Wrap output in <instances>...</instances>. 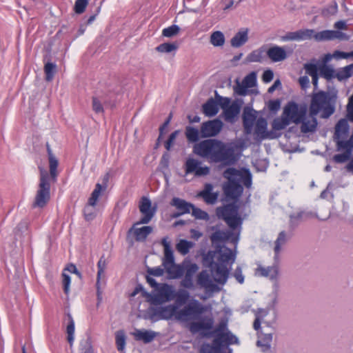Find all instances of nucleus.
I'll list each match as a JSON object with an SVG mask.
<instances>
[{"instance_id": "obj_1", "label": "nucleus", "mask_w": 353, "mask_h": 353, "mask_svg": "<svg viewBox=\"0 0 353 353\" xmlns=\"http://www.w3.org/2000/svg\"><path fill=\"white\" fill-rule=\"evenodd\" d=\"M161 245L164 250L162 265L169 278L172 279H179L185 274V276L181 282V285L188 289L193 288V276L199 270L198 265L195 263L176 265L174 263L173 251L168 237H164L161 240Z\"/></svg>"}, {"instance_id": "obj_2", "label": "nucleus", "mask_w": 353, "mask_h": 353, "mask_svg": "<svg viewBox=\"0 0 353 353\" xmlns=\"http://www.w3.org/2000/svg\"><path fill=\"white\" fill-rule=\"evenodd\" d=\"M223 176L228 180L223 185V190L228 199H237L243 193V185L248 188L252 185V176L248 170L230 168L224 171Z\"/></svg>"}, {"instance_id": "obj_3", "label": "nucleus", "mask_w": 353, "mask_h": 353, "mask_svg": "<svg viewBox=\"0 0 353 353\" xmlns=\"http://www.w3.org/2000/svg\"><path fill=\"white\" fill-rule=\"evenodd\" d=\"M212 261L208 267L214 281L221 285H224L228 279L232 265L234 263L236 254L232 250L223 248L214 252L211 256Z\"/></svg>"}, {"instance_id": "obj_4", "label": "nucleus", "mask_w": 353, "mask_h": 353, "mask_svg": "<svg viewBox=\"0 0 353 353\" xmlns=\"http://www.w3.org/2000/svg\"><path fill=\"white\" fill-rule=\"evenodd\" d=\"M310 111L312 114H320L322 118H328L334 112V99L329 93L319 92L312 99Z\"/></svg>"}, {"instance_id": "obj_5", "label": "nucleus", "mask_w": 353, "mask_h": 353, "mask_svg": "<svg viewBox=\"0 0 353 353\" xmlns=\"http://www.w3.org/2000/svg\"><path fill=\"white\" fill-rule=\"evenodd\" d=\"M212 336H215L212 343L214 345L238 343L237 337L228 330L226 321L220 322L213 331L211 330L203 333V337L210 338Z\"/></svg>"}, {"instance_id": "obj_6", "label": "nucleus", "mask_w": 353, "mask_h": 353, "mask_svg": "<svg viewBox=\"0 0 353 353\" xmlns=\"http://www.w3.org/2000/svg\"><path fill=\"white\" fill-rule=\"evenodd\" d=\"M50 199V181L48 172L40 169V179L34 201L32 203L34 208H43Z\"/></svg>"}, {"instance_id": "obj_7", "label": "nucleus", "mask_w": 353, "mask_h": 353, "mask_svg": "<svg viewBox=\"0 0 353 353\" xmlns=\"http://www.w3.org/2000/svg\"><path fill=\"white\" fill-rule=\"evenodd\" d=\"M207 307L199 301L194 299L185 305L183 307H178L176 320L179 322H188L196 319L199 316L204 313Z\"/></svg>"}, {"instance_id": "obj_8", "label": "nucleus", "mask_w": 353, "mask_h": 353, "mask_svg": "<svg viewBox=\"0 0 353 353\" xmlns=\"http://www.w3.org/2000/svg\"><path fill=\"white\" fill-rule=\"evenodd\" d=\"M174 288L167 283H160L149 296V301L153 305H159L174 300Z\"/></svg>"}, {"instance_id": "obj_9", "label": "nucleus", "mask_w": 353, "mask_h": 353, "mask_svg": "<svg viewBox=\"0 0 353 353\" xmlns=\"http://www.w3.org/2000/svg\"><path fill=\"white\" fill-rule=\"evenodd\" d=\"M216 99L219 100V106L223 110L224 119L228 122L233 123L240 112L242 101L236 100L231 102L230 99L221 96H216Z\"/></svg>"}, {"instance_id": "obj_10", "label": "nucleus", "mask_w": 353, "mask_h": 353, "mask_svg": "<svg viewBox=\"0 0 353 353\" xmlns=\"http://www.w3.org/2000/svg\"><path fill=\"white\" fill-rule=\"evenodd\" d=\"M177 312L178 305L176 304H170L159 307L151 306L148 310V315L149 319L152 321H157L161 319L169 320L172 318L176 320Z\"/></svg>"}, {"instance_id": "obj_11", "label": "nucleus", "mask_w": 353, "mask_h": 353, "mask_svg": "<svg viewBox=\"0 0 353 353\" xmlns=\"http://www.w3.org/2000/svg\"><path fill=\"white\" fill-rule=\"evenodd\" d=\"M216 213L218 216L223 219L232 230L241 226L242 223V219L238 214V208L234 205L230 204L219 208Z\"/></svg>"}, {"instance_id": "obj_12", "label": "nucleus", "mask_w": 353, "mask_h": 353, "mask_svg": "<svg viewBox=\"0 0 353 353\" xmlns=\"http://www.w3.org/2000/svg\"><path fill=\"white\" fill-rule=\"evenodd\" d=\"M217 148L213 155L214 163H222L225 165L233 163L235 161L234 148L230 143H225L218 140Z\"/></svg>"}, {"instance_id": "obj_13", "label": "nucleus", "mask_w": 353, "mask_h": 353, "mask_svg": "<svg viewBox=\"0 0 353 353\" xmlns=\"http://www.w3.org/2000/svg\"><path fill=\"white\" fill-rule=\"evenodd\" d=\"M217 148L213 155L214 163H222L225 165L233 163L235 161L234 148L230 143H225L218 140Z\"/></svg>"}, {"instance_id": "obj_14", "label": "nucleus", "mask_w": 353, "mask_h": 353, "mask_svg": "<svg viewBox=\"0 0 353 353\" xmlns=\"http://www.w3.org/2000/svg\"><path fill=\"white\" fill-rule=\"evenodd\" d=\"M218 140L207 139L196 143L194 146V152L203 158H207L212 162L213 155H214L217 147Z\"/></svg>"}, {"instance_id": "obj_15", "label": "nucleus", "mask_w": 353, "mask_h": 353, "mask_svg": "<svg viewBox=\"0 0 353 353\" xmlns=\"http://www.w3.org/2000/svg\"><path fill=\"white\" fill-rule=\"evenodd\" d=\"M291 123H299L305 114V110L300 109L294 102H289L285 105L282 113Z\"/></svg>"}, {"instance_id": "obj_16", "label": "nucleus", "mask_w": 353, "mask_h": 353, "mask_svg": "<svg viewBox=\"0 0 353 353\" xmlns=\"http://www.w3.org/2000/svg\"><path fill=\"white\" fill-rule=\"evenodd\" d=\"M185 174H194L196 176H206L210 173V168L202 166L201 163L193 158H188L184 165Z\"/></svg>"}, {"instance_id": "obj_17", "label": "nucleus", "mask_w": 353, "mask_h": 353, "mask_svg": "<svg viewBox=\"0 0 353 353\" xmlns=\"http://www.w3.org/2000/svg\"><path fill=\"white\" fill-rule=\"evenodd\" d=\"M139 208L143 216L139 220V223H148L156 213V207L152 206V202L148 197H142L139 205Z\"/></svg>"}, {"instance_id": "obj_18", "label": "nucleus", "mask_w": 353, "mask_h": 353, "mask_svg": "<svg viewBox=\"0 0 353 353\" xmlns=\"http://www.w3.org/2000/svg\"><path fill=\"white\" fill-rule=\"evenodd\" d=\"M239 230L237 232L219 230L212 234L211 240L214 243L230 241L236 245L239 239Z\"/></svg>"}, {"instance_id": "obj_19", "label": "nucleus", "mask_w": 353, "mask_h": 353, "mask_svg": "<svg viewBox=\"0 0 353 353\" xmlns=\"http://www.w3.org/2000/svg\"><path fill=\"white\" fill-rule=\"evenodd\" d=\"M223 128V123L214 119L203 123L201 127V133L203 137H214L219 133Z\"/></svg>"}, {"instance_id": "obj_20", "label": "nucleus", "mask_w": 353, "mask_h": 353, "mask_svg": "<svg viewBox=\"0 0 353 353\" xmlns=\"http://www.w3.org/2000/svg\"><path fill=\"white\" fill-rule=\"evenodd\" d=\"M214 325V319L212 317H205L201 321H194L190 324L189 330L192 334L200 332L203 336V333L210 331Z\"/></svg>"}, {"instance_id": "obj_21", "label": "nucleus", "mask_w": 353, "mask_h": 353, "mask_svg": "<svg viewBox=\"0 0 353 353\" xmlns=\"http://www.w3.org/2000/svg\"><path fill=\"white\" fill-rule=\"evenodd\" d=\"M312 29H301L295 32H287L281 37V40L283 41L310 40L312 39Z\"/></svg>"}, {"instance_id": "obj_22", "label": "nucleus", "mask_w": 353, "mask_h": 353, "mask_svg": "<svg viewBox=\"0 0 353 353\" xmlns=\"http://www.w3.org/2000/svg\"><path fill=\"white\" fill-rule=\"evenodd\" d=\"M267 121L262 117L257 119L254 129V134L260 139H272L277 136L273 132L267 130Z\"/></svg>"}, {"instance_id": "obj_23", "label": "nucleus", "mask_w": 353, "mask_h": 353, "mask_svg": "<svg viewBox=\"0 0 353 353\" xmlns=\"http://www.w3.org/2000/svg\"><path fill=\"white\" fill-rule=\"evenodd\" d=\"M97 296L100 301L101 300V289L105 284V269H106V261L103 257H101L97 263Z\"/></svg>"}, {"instance_id": "obj_24", "label": "nucleus", "mask_w": 353, "mask_h": 353, "mask_svg": "<svg viewBox=\"0 0 353 353\" xmlns=\"http://www.w3.org/2000/svg\"><path fill=\"white\" fill-rule=\"evenodd\" d=\"M197 284L205 289L206 292H219L220 288L210 278L206 271H201L197 276Z\"/></svg>"}, {"instance_id": "obj_25", "label": "nucleus", "mask_w": 353, "mask_h": 353, "mask_svg": "<svg viewBox=\"0 0 353 353\" xmlns=\"http://www.w3.org/2000/svg\"><path fill=\"white\" fill-rule=\"evenodd\" d=\"M140 224L139 221L134 223L128 232L134 237L136 241H143L152 232L153 228L151 226L137 227Z\"/></svg>"}, {"instance_id": "obj_26", "label": "nucleus", "mask_w": 353, "mask_h": 353, "mask_svg": "<svg viewBox=\"0 0 353 353\" xmlns=\"http://www.w3.org/2000/svg\"><path fill=\"white\" fill-rule=\"evenodd\" d=\"M256 119V112L252 108H245L243 114V123L245 132L249 134L252 132L253 125Z\"/></svg>"}, {"instance_id": "obj_27", "label": "nucleus", "mask_w": 353, "mask_h": 353, "mask_svg": "<svg viewBox=\"0 0 353 353\" xmlns=\"http://www.w3.org/2000/svg\"><path fill=\"white\" fill-rule=\"evenodd\" d=\"M266 55L272 62H281L288 57L285 48L279 46H274L266 48Z\"/></svg>"}, {"instance_id": "obj_28", "label": "nucleus", "mask_w": 353, "mask_h": 353, "mask_svg": "<svg viewBox=\"0 0 353 353\" xmlns=\"http://www.w3.org/2000/svg\"><path fill=\"white\" fill-rule=\"evenodd\" d=\"M254 274L257 276L267 277L271 280H276L279 276V267L277 265L263 267L259 265L255 270Z\"/></svg>"}, {"instance_id": "obj_29", "label": "nucleus", "mask_w": 353, "mask_h": 353, "mask_svg": "<svg viewBox=\"0 0 353 353\" xmlns=\"http://www.w3.org/2000/svg\"><path fill=\"white\" fill-rule=\"evenodd\" d=\"M131 334L134 339L144 343L152 342L157 336V333L152 330L135 329Z\"/></svg>"}, {"instance_id": "obj_30", "label": "nucleus", "mask_w": 353, "mask_h": 353, "mask_svg": "<svg viewBox=\"0 0 353 353\" xmlns=\"http://www.w3.org/2000/svg\"><path fill=\"white\" fill-rule=\"evenodd\" d=\"M316 114H312L310 111V114H306L303 117L301 121V130L303 133L314 132L317 126V121L315 118Z\"/></svg>"}, {"instance_id": "obj_31", "label": "nucleus", "mask_w": 353, "mask_h": 353, "mask_svg": "<svg viewBox=\"0 0 353 353\" xmlns=\"http://www.w3.org/2000/svg\"><path fill=\"white\" fill-rule=\"evenodd\" d=\"M249 30L247 28H242L234 35L230 40V45L233 48H239L246 43L248 41Z\"/></svg>"}, {"instance_id": "obj_32", "label": "nucleus", "mask_w": 353, "mask_h": 353, "mask_svg": "<svg viewBox=\"0 0 353 353\" xmlns=\"http://www.w3.org/2000/svg\"><path fill=\"white\" fill-rule=\"evenodd\" d=\"M109 179L108 174H106L103 178V185L100 183H97L94 190L92 191L89 199L88 203L91 205H96L98 201L99 196L101 195V193L104 192L108 186V182Z\"/></svg>"}, {"instance_id": "obj_33", "label": "nucleus", "mask_w": 353, "mask_h": 353, "mask_svg": "<svg viewBox=\"0 0 353 353\" xmlns=\"http://www.w3.org/2000/svg\"><path fill=\"white\" fill-rule=\"evenodd\" d=\"M47 150L48 154V160H49V168H50V181H56L57 177L58 175L57 172V167L59 165V162L56 157L52 154V152L49 147L47 145Z\"/></svg>"}, {"instance_id": "obj_34", "label": "nucleus", "mask_w": 353, "mask_h": 353, "mask_svg": "<svg viewBox=\"0 0 353 353\" xmlns=\"http://www.w3.org/2000/svg\"><path fill=\"white\" fill-rule=\"evenodd\" d=\"M349 125L347 120L345 119L339 120L335 127L334 136L335 141L344 139L347 137Z\"/></svg>"}, {"instance_id": "obj_35", "label": "nucleus", "mask_w": 353, "mask_h": 353, "mask_svg": "<svg viewBox=\"0 0 353 353\" xmlns=\"http://www.w3.org/2000/svg\"><path fill=\"white\" fill-rule=\"evenodd\" d=\"M171 205L176 207V208L181 211V213L174 215L173 217H177L181 214L189 213L191 211V208H193V205H192L191 203H189L186 202L185 200L176 197L172 199L171 201Z\"/></svg>"}, {"instance_id": "obj_36", "label": "nucleus", "mask_w": 353, "mask_h": 353, "mask_svg": "<svg viewBox=\"0 0 353 353\" xmlns=\"http://www.w3.org/2000/svg\"><path fill=\"white\" fill-rule=\"evenodd\" d=\"M266 54V46H263L261 48L251 52L245 58L246 63L261 62Z\"/></svg>"}, {"instance_id": "obj_37", "label": "nucleus", "mask_w": 353, "mask_h": 353, "mask_svg": "<svg viewBox=\"0 0 353 353\" xmlns=\"http://www.w3.org/2000/svg\"><path fill=\"white\" fill-rule=\"evenodd\" d=\"M217 101L211 99L203 105V112L208 117H213L219 112V100Z\"/></svg>"}, {"instance_id": "obj_38", "label": "nucleus", "mask_w": 353, "mask_h": 353, "mask_svg": "<svg viewBox=\"0 0 353 353\" xmlns=\"http://www.w3.org/2000/svg\"><path fill=\"white\" fill-rule=\"evenodd\" d=\"M287 241V234L285 232H281L279 234L278 238L275 241L274 250V261L276 263L279 261V254L281 250L282 246L285 245Z\"/></svg>"}, {"instance_id": "obj_39", "label": "nucleus", "mask_w": 353, "mask_h": 353, "mask_svg": "<svg viewBox=\"0 0 353 353\" xmlns=\"http://www.w3.org/2000/svg\"><path fill=\"white\" fill-rule=\"evenodd\" d=\"M268 314V311L265 309H259L255 313V320L254 321L253 327L255 330L259 331L262 323H266L265 317Z\"/></svg>"}, {"instance_id": "obj_40", "label": "nucleus", "mask_w": 353, "mask_h": 353, "mask_svg": "<svg viewBox=\"0 0 353 353\" xmlns=\"http://www.w3.org/2000/svg\"><path fill=\"white\" fill-rule=\"evenodd\" d=\"M210 43L214 47H221L225 44V38L221 31H214L210 35Z\"/></svg>"}, {"instance_id": "obj_41", "label": "nucleus", "mask_w": 353, "mask_h": 353, "mask_svg": "<svg viewBox=\"0 0 353 353\" xmlns=\"http://www.w3.org/2000/svg\"><path fill=\"white\" fill-rule=\"evenodd\" d=\"M353 74V63L340 68L335 74L339 81L347 79Z\"/></svg>"}, {"instance_id": "obj_42", "label": "nucleus", "mask_w": 353, "mask_h": 353, "mask_svg": "<svg viewBox=\"0 0 353 353\" xmlns=\"http://www.w3.org/2000/svg\"><path fill=\"white\" fill-rule=\"evenodd\" d=\"M312 39L316 41L333 40V30H327L316 32L313 30Z\"/></svg>"}, {"instance_id": "obj_43", "label": "nucleus", "mask_w": 353, "mask_h": 353, "mask_svg": "<svg viewBox=\"0 0 353 353\" xmlns=\"http://www.w3.org/2000/svg\"><path fill=\"white\" fill-rule=\"evenodd\" d=\"M272 341V334H262L259 336V339L257 341V345L261 347L263 352H267L270 349V343Z\"/></svg>"}, {"instance_id": "obj_44", "label": "nucleus", "mask_w": 353, "mask_h": 353, "mask_svg": "<svg viewBox=\"0 0 353 353\" xmlns=\"http://www.w3.org/2000/svg\"><path fill=\"white\" fill-rule=\"evenodd\" d=\"M194 245V243L191 241L181 239L176 245V249L182 255H185Z\"/></svg>"}, {"instance_id": "obj_45", "label": "nucleus", "mask_w": 353, "mask_h": 353, "mask_svg": "<svg viewBox=\"0 0 353 353\" xmlns=\"http://www.w3.org/2000/svg\"><path fill=\"white\" fill-rule=\"evenodd\" d=\"M336 145L339 151L345 150L350 152V154H352L353 151V134L347 141H344L343 139L336 141Z\"/></svg>"}, {"instance_id": "obj_46", "label": "nucleus", "mask_w": 353, "mask_h": 353, "mask_svg": "<svg viewBox=\"0 0 353 353\" xmlns=\"http://www.w3.org/2000/svg\"><path fill=\"white\" fill-rule=\"evenodd\" d=\"M67 340L70 346L74 340V321L70 314L68 315V323L66 327Z\"/></svg>"}, {"instance_id": "obj_47", "label": "nucleus", "mask_w": 353, "mask_h": 353, "mask_svg": "<svg viewBox=\"0 0 353 353\" xmlns=\"http://www.w3.org/2000/svg\"><path fill=\"white\" fill-rule=\"evenodd\" d=\"M190 298V293L184 290L179 289L177 291L174 290V299L176 300V304L185 303Z\"/></svg>"}, {"instance_id": "obj_48", "label": "nucleus", "mask_w": 353, "mask_h": 353, "mask_svg": "<svg viewBox=\"0 0 353 353\" xmlns=\"http://www.w3.org/2000/svg\"><path fill=\"white\" fill-rule=\"evenodd\" d=\"M290 123V122L282 114L280 117L274 119L272 125L274 130H281L285 128Z\"/></svg>"}, {"instance_id": "obj_49", "label": "nucleus", "mask_w": 353, "mask_h": 353, "mask_svg": "<svg viewBox=\"0 0 353 353\" xmlns=\"http://www.w3.org/2000/svg\"><path fill=\"white\" fill-rule=\"evenodd\" d=\"M178 46L175 43H163L156 48V50L161 53H170L177 50Z\"/></svg>"}, {"instance_id": "obj_50", "label": "nucleus", "mask_w": 353, "mask_h": 353, "mask_svg": "<svg viewBox=\"0 0 353 353\" xmlns=\"http://www.w3.org/2000/svg\"><path fill=\"white\" fill-rule=\"evenodd\" d=\"M116 344L117 350L122 352L125 345V336L123 331H119L116 333Z\"/></svg>"}, {"instance_id": "obj_51", "label": "nucleus", "mask_w": 353, "mask_h": 353, "mask_svg": "<svg viewBox=\"0 0 353 353\" xmlns=\"http://www.w3.org/2000/svg\"><path fill=\"white\" fill-rule=\"evenodd\" d=\"M56 69V65L52 63H47L44 66V71L46 73V79L48 81H51L53 79Z\"/></svg>"}, {"instance_id": "obj_52", "label": "nucleus", "mask_w": 353, "mask_h": 353, "mask_svg": "<svg viewBox=\"0 0 353 353\" xmlns=\"http://www.w3.org/2000/svg\"><path fill=\"white\" fill-rule=\"evenodd\" d=\"M245 85V87L248 88H253L256 83V74L254 72H252L248 74L242 81Z\"/></svg>"}, {"instance_id": "obj_53", "label": "nucleus", "mask_w": 353, "mask_h": 353, "mask_svg": "<svg viewBox=\"0 0 353 353\" xmlns=\"http://www.w3.org/2000/svg\"><path fill=\"white\" fill-rule=\"evenodd\" d=\"M320 74L326 79H331L335 77V72L333 68L324 65L319 70Z\"/></svg>"}, {"instance_id": "obj_54", "label": "nucleus", "mask_w": 353, "mask_h": 353, "mask_svg": "<svg viewBox=\"0 0 353 353\" xmlns=\"http://www.w3.org/2000/svg\"><path fill=\"white\" fill-rule=\"evenodd\" d=\"M187 139L191 142H196L199 139V131L192 127H187L185 131Z\"/></svg>"}, {"instance_id": "obj_55", "label": "nucleus", "mask_w": 353, "mask_h": 353, "mask_svg": "<svg viewBox=\"0 0 353 353\" xmlns=\"http://www.w3.org/2000/svg\"><path fill=\"white\" fill-rule=\"evenodd\" d=\"M88 0H76L74 10L77 14H82L88 5Z\"/></svg>"}, {"instance_id": "obj_56", "label": "nucleus", "mask_w": 353, "mask_h": 353, "mask_svg": "<svg viewBox=\"0 0 353 353\" xmlns=\"http://www.w3.org/2000/svg\"><path fill=\"white\" fill-rule=\"evenodd\" d=\"M180 31V28L176 25H172L166 28H164L162 31V34L165 37H172L176 35Z\"/></svg>"}, {"instance_id": "obj_57", "label": "nucleus", "mask_w": 353, "mask_h": 353, "mask_svg": "<svg viewBox=\"0 0 353 353\" xmlns=\"http://www.w3.org/2000/svg\"><path fill=\"white\" fill-rule=\"evenodd\" d=\"M315 216L316 214L312 212H300L296 215H291L290 219L292 222H294L295 219L305 220Z\"/></svg>"}, {"instance_id": "obj_58", "label": "nucleus", "mask_w": 353, "mask_h": 353, "mask_svg": "<svg viewBox=\"0 0 353 353\" xmlns=\"http://www.w3.org/2000/svg\"><path fill=\"white\" fill-rule=\"evenodd\" d=\"M338 12V5L336 1H332L327 8L323 10V14L325 17L334 15Z\"/></svg>"}, {"instance_id": "obj_59", "label": "nucleus", "mask_w": 353, "mask_h": 353, "mask_svg": "<svg viewBox=\"0 0 353 353\" xmlns=\"http://www.w3.org/2000/svg\"><path fill=\"white\" fill-rule=\"evenodd\" d=\"M95 205H91L88 202L87 205L84 208V216L85 219L88 221L92 220L94 217L95 216V210H94Z\"/></svg>"}, {"instance_id": "obj_60", "label": "nucleus", "mask_w": 353, "mask_h": 353, "mask_svg": "<svg viewBox=\"0 0 353 353\" xmlns=\"http://www.w3.org/2000/svg\"><path fill=\"white\" fill-rule=\"evenodd\" d=\"M191 211H192V215L196 219H202V220H208L209 218L207 212H205V211H203L199 208H195L194 205H193V208H191Z\"/></svg>"}, {"instance_id": "obj_61", "label": "nucleus", "mask_w": 353, "mask_h": 353, "mask_svg": "<svg viewBox=\"0 0 353 353\" xmlns=\"http://www.w3.org/2000/svg\"><path fill=\"white\" fill-rule=\"evenodd\" d=\"M62 284L63 288V291L65 294H68L70 292V286L71 283L70 276L66 274V272H63L62 273Z\"/></svg>"}, {"instance_id": "obj_62", "label": "nucleus", "mask_w": 353, "mask_h": 353, "mask_svg": "<svg viewBox=\"0 0 353 353\" xmlns=\"http://www.w3.org/2000/svg\"><path fill=\"white\" fill-rule=\"evenodd\" d=\"M92 101V110L96 113L103 112V107L102 105V103H101V100L98 97H93Z\"/></svg>"}, {"instance_id": "obj_63", "label": "nucleus", "mask_w": 353, "mask_h": 353, "mask_svg": "<svg viewBox=\"0 0 353 353\" xmlns=\"http://www.w3.org/2000/svg\"><path fill=\"white\" fill-rule=\"evenodd\" d=\"M304 69L305 70V72L311 77L318 74V68L316 64L305 63L304 65Z\"/></svg>"}, {"instance_id": "obj_64", "label": "nucleus", "mask_w": 353, "mask_h": 353, "mask_svg": "<svg viewBox=\"0 0 353 353\" xmlns=\"http://www.w3.org/2000/svg\"><path fill=\"white\" fill-rule=\"evenodd\" d=\"M221 345H212L208 343L203 344L201 348V353H214L216 349H219Z\"/></svg>"}]
</instances>
